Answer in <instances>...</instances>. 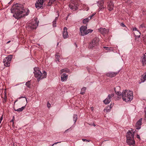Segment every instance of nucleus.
<instances>
[{
	"label": "nucleus",
	"mask_w": 146,
	"mask_h": 146,
	"mask_svg": "<svg viewBox=\"0 0 146 146\" xmlns=\"http://www.w3.org/2000/svg\"><path fill=\"white\" fill-rule=\"evenodd\" d=\"M62 35L64 38H66L68 36V33L67 31V28L66 27H64L63 29Z\"/></svg>",
	"instance_id": "f8f14e48"
},
{
	"label": "nucleus",
	"mask_w": 146,
	"mask_h": 146,
	"mask_svg": "<svg viewBox=\"0 0 146 146\" xmlns=\"http://www.w3.org/2000/svg\"><path fill=\"white\" fill-rule=\"evenodd\" d=\"M68 129H67L66 130H65V132H66V131L68 130Z\"/></svg>",
	"instance_id": "603ef678"
},
{
	"label": "nucleus",
	"mask_w": 146,
	"mask_h": 146,
	"mask_svg": "<svg viewBox=\"0 0 146 146\" xmlns=\"http://www.w3.org/2000/svg\"><path fill=\"white\" fill-rule=\"evenodd\" d=\"M111 108L110 107H108L104 110L105 112H106V113L109 112L111 110Z\"/></svg>",
	"instance_id": "cd10ccee"
},
{
	"label": "nucleus",
	"mask_w": 146,
	"mask_h": 146,
	"mask_svg": "<svg viewBox=\"0 0 146 146\" xmlns=\"http://www.w3.org/2000/svg\"><path fill=\"white\" fill-rule=\"evenodd\" d=\"M60 143V142H56V143H54V144H53L51 146H53L55 144H56L58 143Z\"/></svg>",
	"instance_id": "37998d69"
},
{
	"label": "nucleus",
	"mask_w": 146,
	"mask_h": 146,
	"mask_svg": "<svg viewBox=\"0 0 146 146\" xmlns=\"http://www.w3.org/2000/svg\"><path fill=\"white\" fill-rule=\"evenodd\" d=\"M146 80V72L144 73L141 76V82H143Z\"/></svg>",
	"instance_id": "aec40b11"
},
{
	"label": "nucleus",
	"mask_w": 146,
	"mask_h": 146,
	"mask_svg": "<svg viewBox=\"0 0 146 146\" xmlns=\"http://www.w3.org/2000/svg\"><path fill=\"white\" fill-rule=\"evenodd\" d=\"M11 11L13 14V17L17 19L27 15L29 12V10H25L22 5L18 3L13 5Z\"/></svg>",
	"instance_id": "f257e3e1"
},
{
	"label": "nucleus",
	"mask_w": 146,
	"mask_h": 146,
	"mask_svg": "<svg viewBox=\"0 0 146 146\" xmlns=\"http://www.w3.org/2000/svg\"><path fill=\"white\" fill-rule=\"evenodd\" d=\"M104 48L106 50H110V48L107 47H106L104 46Z\"/></svg>",
	"instance_id": "72a5a7b5"
},
{
	"label": "nucleus",
	"mask_w": 146,
	"mask_h": 146,
	"mask_svg": "<svg viewBox=\"0 0 146 146\" xmlns=\"http://www.w3.org/2000/svg\"><path fill=\"white\" fill-rule=\"evenodd\" d=\"M17 100H16V101H15V102H17Z\"/></svg>",
	"instance_id": "5fc2aeb1"
},
{
	"label": "nucleus",
	"mask_w": 146,
	"mask_h": 146,
	"mask_svg": "<svg viewBox=\"0 0 146 146\" xmlns=\"http://www.w3.org/2000/svg\"><path fill=\"white\" fill-rule=\"evenodd\" d=\"M121 25L123 27H125V25L123 23H121Z\"/></svg>",
	"instance_id": "a19ab883"
},
{
	"label": "nucleus",
	"mask_w": 146,
	"mask_h": 146,
	"mask_svg": "<svg viewBox=\"0 0 146 146\" xmlns=\"http://www.w3.org/2000/svg\"><path fill=\"white\" fill-rule=\"evenodd\" d=\"M98 44L97 39L96 38H95L93 40L92 42L90 43L89 47L90 49H94V48H95L98 45Z\"/></svg>",
	"instance_id": "0eeeda50"
},
{
	"label": "nucleus",
	"mask_w": 146,
	"mask_h": 146,
	"mask_svg": "<svg viewBox=\"0 0 146 146\" xmlns=\"http://www.w3.org/2000/svg\"><path fill=\"white\" fill-rule=\"evenodd\" d=\"M12 58V56L9 55L4 59L3 62L5 66L8 67L10 66V63Z\"/></svg>",
	"instance_id": "423d86ee"
},
{
	"label": "nucleus",
	"mask_w": 146,
	"mask_h": 146,
	"mask_svg": "<svg viewBox=\"0 0 146 146\" xmlns=\"http://www.w3.org/2000/svg\"><path fill=\"white\" fill-rule=\"evenodd\" d=\"M53 27H55L56 26V21H53Z\"/></svg>",
	"instance_id": "f704fd0d"
},
{
	"label": "nucleus",
	"mask_w": 146,
	"mask_h": 146,
	"mask_svg": "<svg viewBox=\"0 0 146 146\" xmlns=\"http://www.w3.org/2000/svg\"><path fill=\"white\" fill-rule=\"evenodd\" d=\"M98 30L102 34H104L106 33V29L105 28H100L98 29Z\"/></svg>",
	"instance_id": "4be33fe9"
},
{
	"label": "nucleus",
	"mask_w": 146,
	"mask_h": 146,
	"mask_svg": "<svg viewBox=\"0 0 146 146\" xmlns=\"http://www.w3.org/2000/svg\"><path fill=\"white\" fill-rule=\"evenodd\" d=\"M114 96V94H109L108 95V98H109L110 99V100H111V99Z\"/></svg>",
	"instance_id": "2f4dec72"
},
{
	"label": "nucleus",
	"mask_w": 146,
	"mask_h": 146,
	"mask_svg": "<svg viewBox=\"0 0 146 146\" xmlns=\"http://www.w3.org/2000/svg\"><path fill=\"white\" fill-rule=\"evenodd\" d=\"M82 140L83 141H87V140L86 139H82Z\"/></svg>",
	"instance_id": "a18cd8bd"
},
{
	"label": "nucleus",
	"mask_w": 146,
	"mask_h": 146,
	"mask_svg": "<svg viewBox=\"0 0 146 146\" xmlns=\"http://www.w3.org/2000/svg\"><path fill=\"white\" fill-rule=\"evenodd\" d=\"M86 90V88L85 87H83L81 89L80 94H84Z\"/></svg>",
	"instance_id": "a878e982"
},
{
	"label": "nucleus",
	"mask_w": 146,
	"mask_h": 146,
	"mask_svg": "<svg viewBox=\"0 0 146 146\" xmlns=\"http://www.w3.org/2000/svg\"><path fill=\"white\" fill-rule=\"evenodd\" d=\"M86 141H88V142H89L90 141V140H87Z\"/></svg>",
	"instance_id": "864d4df0"
},
{
	"label": "nucleus",
	"mask_w": 146,
	"mask_h": 146,
	"mask_svg": "<svg viewBox=\"0 0 146 146\" xmlns=\"http://www.w3.org/2000/svg\"><path fill=\"white\" fill-rule=\"evenodd\" d=\"M34 70L35 76L37 78L38 81L46 77V73L45 71H44L42 73L39 68L36 67L34 68Z\"/></svg>",
	"instance_id": "7ed1b4c3"
},
{
	"label": "nucleus",
	"mask_w": 146,
	"mask_h": 146,
	"mask_svg": "<svg viewBox=\"0 0 146 146\" xmlns=\"http://www.w3.org/2000/svg\"><path fill=\"white\" fill-rule=\"evenodd\" d=\"M116 89H120L119 86H117L115 88V91L116 93L118 96L121 95L123 100L126 102H130L133 99V94L132 91L129 90H123L121 93L119 91H117Z\"/></svg>",
	"instance_id": "f03ea898"
},
{
	"label": "nucleus",
	"mask_w": 146,
	"mask_h": 146,
	"mask_svg": "<svg viewBox=\"0 0 146 146\" xmlns=\"http://www.w3.org/2000/svg\"><path fill=\"white\" fill-rule=\"evenodd\" d=\"M98 6L99 7V11H103L106 8L105 6L104 5V1H99Z\"/></svg>",
	"instance_id": "1a4fd4ad"
},
{
	"label": "nucleus",
	"mask_w": 146,
	"mask_h": 146,
	"mask_svg": "<svg viewBox=\"0 0 146 146\" xmlns=\"http://www.w3.org/2000/svg\"><path fill=\"white\" fill-rule=\"evenodd\" d=\"M11 121V122H13V123H14V121L13 119Z\"/></svg>",
	"instance_id": "3c124183"
},
{
	"label": "nucleus",
	"mask_w": 146,
	"mask_h": 146,
	"mask_svg": "<svg viewBox=\"0 0 146 146\" xmlns=\"http://www.w3.org/2000/svg\"><path fill=\"white\" fill-rule=\"evenodd\" d=\"M108 8L110 11H111L113 9V4L111 1H110L109 2H108Z\"/></svg>",
	"instance_id": "2eb2a0df"
},
{
	"label": "nucleus",
	"mask_w": 146,
	"mask_h": 146,
	"mask_svg": "<svg viewBox=\"0 0 146 146\" xmlns=\"http://www.w3.org/2000/svg\"><path fill=\"white\" fill-rule=\"evenodd\" d=\"M44 0H37L35 3V7L36 8H41L44 3Z\"/></svg>",
	"instance_id": "9d476101"
},
{
	"label": "nucleus",
	"mask_w": 146,
	"mask_h": 146,
	"mask_svg": "<svg viewBox=\"0 0 146 146\" xmlns=\"http://www.w3.org/2000/svg\"><path fill=\"white\" fill-rule=\"evenodd\" d=\"M26 106V105L24 106H23L21 108L18 109L17 110H15V111H21L25 109Z\"/></svg>",
	"instance_id": "bb28decb"
},
{
	"label": "nucleus",
	"mask_w": 146,
	"mask_h": 146,
	"mask_svg": "<svg viewBox=\"0 0 146 146\" xmlns=\"http://www.w3.org/2000/svg\"><path fill=\"white\" fill-rule=\"evenodd\" d=\"M25 99H26V102H27V98H25Z\"/></svg>",
	"instance_id": "8fccbe9b"
},
{
	"label": "nucleus",
	"mask_w": 146,
	"mask_h": 146,
	"mask_svg": "<svg viewBox=\"0 0 146 146\" xmlns=\"http://www.w3.org/2000/svg\"><path fill=\"white\" fill-rule=\"evenodd\" d=\"M77 119V115L76 114H74L73 115V120L74 123H75Z\"/></svg>",
	"instance_id": "c756f323"
},
{
	"label": "nucleus",
	"mask_w": 146,
	"mask_h": 146,
	"mask_svg": "<svg viewBox=\"0 0 146 146\" xmlns=\"http://www.w3.org/2000/svg\"><path fill=\"white\" fill-rule=\"evenodd\" d=\"M55 1V0H50L48 3L47 5L48 6H50L52 4L54 3Z\"/></svg>",
	"instance_id": "393cba45"
},
{
	"label": "nucleus",
	"mask_w": 146,
	"mask_h": 146,
	"mask_svg": "<svg viewBox=\"0 0 146 146\" xmlns=\"http://www.w3.org/2000/svg\"><path fill=\"white\" fill-rule=\"evenodd\" d=\"M70 72V71L69 69L66 68H65L61 70L60 72V74H62L63 72L69 73Z\"/></svg>",
	"instance_id": "6ab92c4d"
},
{
	"label": "nucleus",
	"mask_w": 146,
	"mask_h": 146,
	"mask_svg": "<svg viewBox=\"0 0 146 146\" xmlns=\"http://www.w3.org/2000/svg\"><path fill=\"white\" fill-rule=\"evenodd\" d=\"M134 34L136 37L139 38L141 34L139 31L134 32Z\"/></svg>",
	"instance_id": "b1692460"
},
{
	"label": "nucleus",
	"mask_w": 146,
	"mask_h": 146,
	"mask_svg": "<svg viewBox=\"0 0 146 146\" xmlns=\"http://www.w3.org/2000/svg\"><path fill=\"white\" fill-rule=\"evenodd\" d=\"M110 99L108 97L104 100V103L106 104H109L110 102Z\"/></svg>",
	"instance_id": "5701e85b"
},
{
	"label": "nucleus",
	"mask_w": 146,
	"mask_h": 146,
	"mask_svg": "<svg viewBox=\"0 0 146 146\" xmlns=\"http://www.w3.org/2000/svg\"><path fill=\"white\" fill-rule=\"evenodd\" d=\"M142 118H140L136 123L135 126L136 129H139L141 128V125L142 124Z\"/></svg>",
	"instance_id": "ddd939ff"
},
{
	"label": "nucleus",
	"mask_w": 146,
	"mask_h": 146,
	"mask_svg": "<svg viewBox=\"0 0 146 146\" xmlns=\"http://www.w3.org/2000/svg\"><path fill=\"white\" fill-rule=\"evenodd\" d=\"M68 77V75L66 73H63L61 75V80L62 82H64L67 80Z\"/></svg>",
	"instance_id": "4468645a"
},
{
	"label": "nucleus",
	"mask_w": 146,
	"mask_h": 146,
	"mask_svg": "<svg viewBox=\"0 0 146 146\" xmlns=\"http://www.w3.org/2000/svg\"><path fill=\"white\" fill-rule=\"evenodd\" d=\"M145 117L146 118V107L145 108Z\"/></svg>",
	"instance_id": "79ce46f5"
},
{
	"label": "nucleus",
	"mask_w": 146,
	"mask_h": 146,
	"mask_svg": "<svg viewBox=\"0 0 146 146\" xmlns=\"http://www.w3.org/2000/svg\"><path fill=\"white\" fill-rule=\"evenodd\" d=\"M91 110L92 111L94 110V108L93 107H92L91 108Z\"/></svg>",
	"instance_id": "c03bdc74"
},
{
	"label": "nucleus",
	"mask_w": 146,
	"mask_h": 146,
	"mask_svg": "<svg viewBox=\"0 0 146 146\" xmlns=\"http://www.w3.org/2000/svg\"><path fill=\"white\" fill-rule=\"evenodd\" d=\"M11 42V40L7 42V43H8Z\"/></svg>",
	"instance_id": "de8ad7c7"
},
{
	"label": "nucleus",
	"mask_w": 146,
	"mask_h": 146,
	"mask_svg": "<svg viewBox=\"0 0 146 146\" xmlns=\"http://www.w3.org/2000/svg\"><path fill=\"white\" fill-rule=\"evenodd\" d=\"M94 126H95V125H94Z\"/></svg>",
	"instance_id": "4d7b16f0"
},
{
	"label": "nucleus",
	"mask_w": 146,
	"mask_h": 146,
	"mask_svg": "<svg viewBox=\"0 0 146 146\" xmlns=\"http://www.w3.org/2000/svg\"><path fill=\"white\" fill-rule=\"evenodd\" d=\"M26 86L28 88H30L31 84L30 82L29 81H28L26 83Z\"/></svg>",
	"instance_id": "7c9ffc66"
},
{
	"label": "nucleus",
	"mask_w": 146,
	"mask_h": 146,
	"mask_svg": "<svg viewBox=\"0 0 146 146\" xmlns=\"http://www.w3.org/2000/svg\"><path fill=\"white\" fill-rule=\"evenodd\" d=\"M120 99V98L119 97H117V100H119Z\"/></svg>",
	"instance_id": "09e8293b"
},
{
	"label": "nucleus",
	"mask_w": 146,
	"mask_h": 146,
	"mask_svg": "<svg viewBox=\"0 0 146 146\" xmlns=\"http://www.w3.org/2000/svg\"><path fill=\"white\" fill-rule=\"evenodd\" d=\"M69 7L70 9L73 11H75L77 9V7L73 4H70Z\"/></svg>",
	"instance_id": "a211bd4d"
},
{
	"label": "nucleus",
	"mask_w": 146,
	"mask_h": 146,
	"mask_svg": "<svg viewBox=\"0 0 146 146\" xmlns=\"http://www.w3.org/2000/svg\"><path fill=\"white\" fill-rule=\"evenodd\" d=\"M56 59H57L58 61L59 62L60 61V56L56 54Z\"/></svg>",
	"instance_id": "473e14b6"
},
{
	"label": "nucleus",
	"mask_w": 146,
	"mask_h": 146,
	"mask_svg": "<svg viewBox=\"0 0 146 146\" xmlns=\"http://www.w3.org/2000/svg\"><path fill=\"white\" fill-rule=\"evenodd\" d=\"M21 98H25V97H21L19 98L20 99Z\"/></svg>",
	"instance_id": "49530a36"
},
{
	"label": "nucleus",
	"mask_w": 146,
	"mask_h": 146,
	"mask_svg": "<svg viewBox=\"0 0 146 146\" xmlns=\"http://www.w3.org/2000/svg\"><path fill=\"white\" fill-rule=\"evenodd\" d=\"M58 43L57 45H58Z\"/></svg>",
	"instance_id": "6e6d98bb"
},
{
	"label": "nucleus",
	"mask_w": 146,
	"mask_h": 146,
	"mask_svg": "<svg viewBox=\"0 0 146 146\" xmlns=\"http://www.w3.org/2000/svg\"><path fill=\"white\" fill-rule=\"evenodd\" d=\"M117 74V73L114 72H109L106 74V75L108 77H113L115 76Z\"/></svg>",
	"instance_id": "dca6fc26"
},
{
	"label": "nucleus",
	"mask_w": 146,
	"mask_h": 146,
	"mask_svg": "<svg viewBox=\"0 0 146 146\" xmlns=\"http://www.w3.org/2000/svg\"><path fill=\"white\" fill-rule=\"evenodd\" d=\"M128 136V139H127V144L130 146H134L135 142L134 139H130Z\"/></svg>",
	"instance_id": "6e6552de"
},
{
	"label": "nucleus",
	"mask_w": 146,
	"mask_h": 146,
	"mask_svg": "<svg viewBox=\"0 0 146 146\" xmlns=\"http://www.w3.org/2000/svg\"><path fill=\"white\" fill-rule=\"evenodd\" d=\"M142 61L143 65L146 64V53L142 57Z\"/></svg>",
	"instance_id": "412c9836"
},
{
	"label": "nucleus",
	"mask_w": 146,
	"mask_h": 146,
	"mask_svg": "<svg viewBox=\"0 0 146 146\" xmlns=\"http://www.w3.org/2000/svg\"><path fill=\"white\" fill-rule=\"evenodd\" d=\"M85 8H84V10H86V11H88L89 9V8L87 6H86V5H85Z\"/></svg>",
	"instance_id": "c9c22d12"
},
{
	"label": "nucleus",
	"mask_w": 146,
	"mask_h": 146,
	"mask_svg": "<svg viewBox=\"0 0 146 146\" xmlns=\"http://www.w3.org/2000/svg\"><path fill=\"white\" fill-rule=\"evenodd\" d=\"M95 14H92L90 17H89L88 18H86L83 21V23L84 24H86L88 22L89 20L92 17H93Z\"/></svg>",
	"instance_id": "f3484780"
},
{
	"label": "nucleus",
	"mask_w": 146,
	"mask_h": 146,
	"mask_svg": "<svg viewBox=\"0 0 146 146\" xmlns=\"http://www.w3.org/2000/svg\"><path fill=\"white\" fill-rule=\"evenodd\" d=\"M87 27L86 26H82L80 28V30L82 36L88 34L89 33H92L93 30L91 29H87Z\"/></svg>",
	"instance_id": "20e7f679"
},
{
	"label": "nucleus",
	"mask_w": 146,
	"mask_h": 146,
	"mask_svg": "<svg viewBox=\"0 0 146 146\" xmlns=\"http://www.w3.org/2000/svg\"><path fill=\"white\" fill-rule=\"evenodd\" d=\"M136 137L139 139H140V137L139 135H137Z\"/></svg>",
	"instance_id": "ea45409f"
},
{
	"label": "nucleus",
	"mask_w": 146,
	"mask_h": 146,
	"mask_svg": "<svg viewBox=\"0 0 146 146\" xmlns=\"http://www.w3.org/2000/svg\"><path fill=\"white\" fill-rule=\"evenodd\" d=\"M39 23V21L37 20V19L35 18L34 20L31 23L29 24V26L32 29H36L38 26Z\"/></svg>",
	"instance_id": "39448f33"
},
{
	"label": "nucleus",
	"mask_w": 146,
	"mask_h": 146,
	"mask_svg": "<svg viewBox=\"0 0 146 146\" xmlns=\"http://www.w3.org/2000/svg\"><path fill=\"white\" fill-rule=\"evenodd\" d=\"M133 31H134V32H136V31H138L137 30V28H134L133 29Z\"/></svg>",
	"instance_id": "4c0bfd02"
},
{
	"label": "nucleus",
	"mask_w": 146,
	"mask_h": 146,
	"mask_svg": "<svg viewBox=\"0 0 146 146\" xmlns=\"http://www.w3.org/2000/svg\"><path fill=\"white\" fill-rule=\"evenodd\" d=\"M145 26V25L144 23H143L140 25L139 26V28H143Z\"/></svg>",
	"instance_id": "e433bc0d"
},
{
	"label": "nucleus",
	"mask_w": 146,
	"mask_h": 146,
	"mask_svg": "<svg viewBox=\"0 0 146 146\" xmlns=\"http://www.w3.org/2000/svg\"><path fill=\"white\" fill-rule=\"evenodd\" d=\"M50 104L48 102L47 104V106L48 108H49L50 106Z\"/></svg>",
	"instance_id": "58836bf2"
},
{
	"label": "nucleus",
	"mask_w": 146,
	"mask_h": 146,
	"mask_svg": "<svg viewBox=\"0 0 146 146\" xmlns=\"http://www.w3.org/2000/svg\"><path fill=\"white\" fill-rule=\"evenodd\" d=\"M134 132H133L132 131H129L127 132L126 135V138L127 139H128V136H129V137H130V139H134Z\"/></svg>",
	"instance_id": "9b49d317"
},
{
	"label": "nucleus",
	"mask_w": 146,
	"mask_h": 146,
	"mask_svg": "<svg viewBox=\"0 0 146 146\" xmlns=\"http://www.w3.org/2000/svg\"><path fill=\"white\" fill-rule=\"evenodd\" d=\"M4 93H5V96H4V98L3 99V103H5V102H6V100H7V96H6V93L5 91L4 92Z\"/></svg>",
	"instance_id": "c85d7f7f"
}]
</instances>
